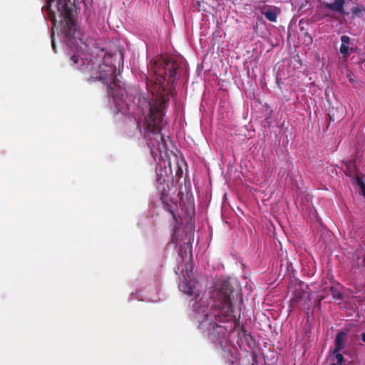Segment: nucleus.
Wrapping results in <instances>:
<instances>
[{
	"mask_svg": "<svg viewBox=\"0 0 365 365\" xmlns=\"http://www.w3.org/2000/svg\"><path fill=\"white\" fill-rule=\"evenodd\" d=\"M104 63L98 64V66H115L112 62V56L106 55L104 56Z\"/></svg>",
	"mask_w": 365,
	"mask_h": 365,
	"instance_id": "nucleus-10",
	"label": "nucleus"
},
{
	"mask_svg": "<svg viewBox=\"0 0 365 365\" xmlns=\"http://www.w3.org/2000/svg\"><path fill=\"white\" fill-rule=\"evenodd\" d=\"M361 339L365 343V333L361 334Z\"/></svg>",
	"mask_w": 365,
	"mask_h": 365,
	"instance_id": "nucleus-18",
	"label": "nucleus"
},
{
	"mask_svg": "<svg viewBox=\"0 0 365 365\" xmlns=\"http://www.w3.org/2000/svg\"><path fill=\"white\" fill-rule=\"evenodd\" d=\"M181 162H182V163H183V164H186V161H185V160H183V161H181Z\"/></svg>",
	"mask_w": 365,
	"mask_h": 365,
	"instance_id": "nucleus-20",
	"label": "nucleus"
},
{
	"mask_svg": "<svg viewBox=\"0 0 365 365\" xmlns=\"http://www.w3.org/2000/svg\"><path fill=\"white\" fill-rule=\"evenodd\" d=\"M331 294L332 295V297L336 299L341 300L343 299V294L342 293L339 291L336 288L331 287L330 288Z\"/></svg>",
	"mask_w": 365,
	"mask_h": 365,
	"instance_id": "nucleus-9",
	"label": "nucleus"
},
{
	"mask_svg": "<svg viewBox=\"0 0 365 365\" xmlns=\"http://www.w3.org/2000/svg\"><path fill=\"white\" fill-rule=\"evenodd\" d=\"M180 289L184 293L191 297H196L198 295L197 290L194 284L189 281H184L180 284Z\"/></svg>",
	"mask_w": 365,
	"mask_h": 365,
	"instance_id": "nucleus-6",
	"label": "nucleus"
},
{
	"mask_svg": "<svg viewBox=\"0 0 365 365\" xmlns=\"http://www.w3.org/2000/svg\"><path fill=\"white\" fill-rule=\"evenodd\" d=\"M349 81H352L351 77H349Z\"/></svg>",
	"mask_w": 365,
	"mask_h": 365,
	"instance_id": "nucleus-21",
	"label": "nucleus"
},
{
	"mask_svg": "<svg viewBox=\"0 0 365 365\" xmlns=\"http://www.w3.org/2000/svg\"><path fill=\"white\" fill-rule=\"evenodd\" d=\"M346 339V333L344 331H339L334 340V352L340 351L344 346V342Z\"/></svg>",
	"mask_w": 365,
	"mask_h": 365,
	"instance_id": "nucleus-7",
	"label": "nucleus"
},
{
	"mask_svg": "<svg viewBox=\"0 0 365 365\" xmlns=\"http://www.w3.org/2000/svg\"><path fill=\"white\" fill-rule=\"evenodd\" d=\"M156 173L158 176V190L160 194L162 200L169 194V185L166 183V178L173 177V170L171 161H159L156 167Z\"/></svg>",
	"mask_w": 365,
	"mask_h": 365,
	"instance_id": "nucleus-3",
	"label": "nucleus"
},
{
	"mask_svg": "<svg viewBox=\"0 0 365 365\" xmlns=\"http://www.w3.org/2000/svg\"><path fill=\"white\" fill-rule=\"evenodd\" d=\"M232 292H226L217 303L213 305L212 316L220 322H227L233 320V307L231 302Z\"/></svg>",
	"mask_w": 365,
	"mask_h": 365,
	"instance_id": "nucleus-2",
	"label": "nucleus"
},
{
	"mask_svg": "<svg viewBox=\"0 0 365 365\" xmlns=\"http://www.w3.org/2000/svg\"><path fill=\"white\" fill-rule=\"evenodd\" d=\"M349 37L347 36H342L341 37V44H347L349 42Z\"/></svg>",
	"mask_w": 365,
	"mask_h": 365,
	"instance_id": "nucleus-15",
	"label": "nucleus"
},
{
	"mask_svg": "<svg viewBox=\"0 0 365 365\" xmlns=\"http://www.w3.org/2000/svg\"><path fill=\"white\" fill-rule=\"evenodd\" d=\"M170 213L173 215V216L174 217H175L174 212H173V211H171V210H170Z\"/></svg>",
	"mask_w": 365,
	"mask_h": 365,
	"instance_id": "nucleus-19",
	"label": "nucleus"
},
{
	"mask_svg": "<svg viewBox=\"0 0 365 365\" xmlns=\"http://www.w3.org/2000/svg\"><path fill=\"white\" fill-rule=\"evenodd\" d=\"M356 161H351V160H349L348 161V163H346V165L347 166H351L353 165L354 163H355Z\"/></svg>",
	"mask_w": 365,
	"mask_h": 365,
	"instance_id": "nucleus-17",
	"label": "nucleus"
},
{
	"mask_svg": "<svg viewBox=\"0 0 365 365\" xmlns=\"http://www.w3.org/2000/svg\"><path fill=\"white\" fill-rule=\"evenodd\" d=\"M344 0H335L334 3L326 4L325 6L334 11L342 14L344 12Z\"/></svg>",
	"mask_w": 365,
	"mask_h": 365,
	"instance_id": "nucleus-8",
	"label": "nucleus"
},
{
	"mask_svg": "<svg viewBox=\"0 0 365 365\" xmlns=\"http://www.w3.org/2000/svg\"><path fill=\"white\" fill-rule=\"evenodd\" d=\"M207 331L209 339L213 343H222V339L226 334V329L216 322L210 323Z\"/></svg>",
	"mask_w": 365,
	"mask_h": 365,
	"instance_id": "nucleus-4",
	"label": "nucleus"
},
{
	"mask_svg": "<svg viewBox=\"0 0 365 365\" xmlns=\"http://www.w3.org/2000/svg\"><path fill=\"white\" fill-rule=\"evenodd\" d=\"M334 354H335V358L337 360V361H336V363H332L331 364L344 365L343 355L341 354H340L339 351H338V352L334 351Z\"/></svg>",
	"mask_w": 365,
	"mask_h": 365,
	"instance_id": "nucleus-11",
	"label": "nucleus"
},
{
	"mask_svg": "<svg viewBox=\"0 0 365 365\" xmlns=\"http://www.w3.org/2000/svg\"><path fill=\"white\" fill-rule=\"evenodd\" d=\"M356 182L360 187V188L365 185L363 179L359 176L356 178Z\"/></svg>",
	"mask_w": 365,
	"mask_h": 365,
	"instance_id": "nucleus-14",
	"label": "nucleus"
},
{
	"mask_svg": "<svg viewBox=\"0 0 365 365\" xmlns=\"http://www.w3.org/2000/svg\"><path fill=\"white\" fill-rule=\"evenodd\" d=\"M348 51H349V48H348V46L345 44H341V46H340V52L342 53V54H347L348 53Z\"/></svg>",
	"mask_w": 365,
	"mask_h": 365,
	"instance_id": "nucleus-13",
	"label": "nucleus"
},
{
	"mask_svg": "<svg viewBox=\"0 0 365 365\" xmlns=\"http://www.w3.org/2000/svg\"><path fill=\"white\" fill-rule=\"evenodd\" d=\"M280 13V9L275 6H264L262 14L265 18L271 22H275L277 19V16Z\"/></svg>",
	"mask_w": 365,
	"mask_h": 365,
	"instance_id": "nucleus-5",
	"label": "nucleus"
},
{
	"mask_svg": "<svg viewBox=\"0 0 365 365\" xmlns=\"http://www.w3.org/2000/svg\"><path fill=\"white\" fill-rule=\"evenodd\" d=\"M361 194L365 197V185H363L361 188Z\"/></svg>",
	"mask_w": 365,
	"mask_h": 365,
	"instance_id": "nucleus-16",
	"label": "nucleus"
},
{
	"mask_svg": "<svg viewBox=\"0 0 365 365\" xmlns=\"http://www.w3.org/2000/svg\"><path fill=\"white\" fill-rule=\"evenodd\" d=\"M175 175L178 178H180L182 175V170L181 168V165L179 164V161H175Z\"/></svg>",
	"mask_w": 365,
	"mask_h": 365,
	"instance_id": "nucleus-12",
	"label": "nucleus"
},
{
	"mask_svg": "<svg viewBox=\"0 0 365 365\" xmlns=\"http://www.w3.org/2000/svg\"><path fill=\"white\" fill-rule=\"evenodd\" d=\"M165 101L160 98L152 103L148 98L140 96L135 111L137 127L143 135L153 153V148L160 152L158 160H166V139L161 133L163 123V110Z\"/></svg>",
	"mask_w": 365,
	"mask_h": 365,
	"instance_id": "nucleus-1",
	"label": "nucleus"
}]
</instances>
